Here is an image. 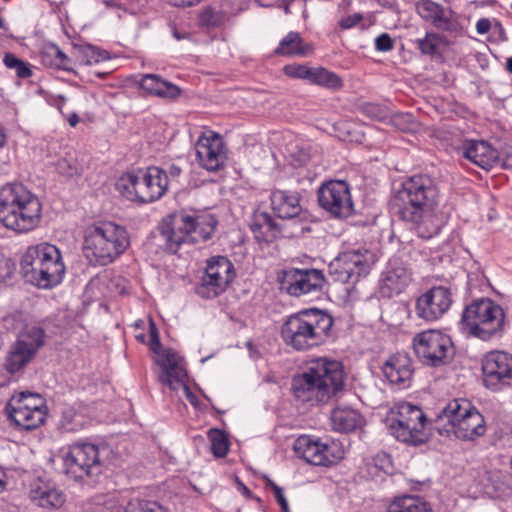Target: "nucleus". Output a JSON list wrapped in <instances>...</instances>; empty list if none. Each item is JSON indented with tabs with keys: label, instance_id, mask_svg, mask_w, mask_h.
Segmentation results:
<instances>
[{
	"label": "nucleus",
	"instance_id": "1",
	"mask_svg": "<svg viewBox=\"0 0 512 512\" xmlns=\"http://www.w3.org/2000/svg\"><path fill=\"white\" fill-rule=\"evenodd\" d=\"M441 202L439 182L428 174H415L394 189L389 208L410 224L419 237L430 239L439 234L445 223Z\"/></svg>",
	"mask_w": 512,
	"mask_h": 512
},
{
	"label": "nucleus",
	"instance_id": "2",
	"mask_svg": "<svg viewBox=\"0 0 512 512\" xmlns=\"http://www.w3.org/2000/svg\"><path fill=\"white\" fill-rule=\"evenodd\" d=\"M345 372L341 362L318 358L305 371L293 377L294 397L310 406L326 404L343 390Z\"/></svg>",
	"mask_w": 512,
	"mask_h": 512
},
{
	"label": "nucleus",
	"instance_id": "3",
	"mask_svg": "<svg viewBox=\"0 0 512 512\" xmlns=\"http://www.w3.org/2000/svg\"><path fill=\"white\" fill-rule=\"evenodd\" d=\"M333 324L334 319L328 312L304 309L285 319L280 335L286 346L296 351H308L328 340Z\"/></svg>",
	"mask_w": 512,
	"mask_h": 512
},
{
	"label": "nucleus",
	"instance_id": "4",
	"mask_svg": "<svg viewBox=\"0 0 512 512\" xmlns=\"http://www.w3.org/2000/svg\"><path fill=\"white\" fill-rule=\"evenodd\" d=\"M42 205L36 195L20 183L0 188V222L18 234L34 230L41 221Z\"/></svg>",
	"mask_w": 512,
	"mask_h": 512
},
{
	"label": "nucleus",
	"instance_id": "5",
	"mask_svg": "<svg viewBox=\"0 0 512 512\" xmlns=\"http://www.w3.org/2000/svg\"><path fill=\"white\" fill-rule=\"evenodd\" d=\"M217 220L211 214L179 211L168 215L159 225V232L166 249L176 253L184 243H197L211 238Z\"/></svg>",
	"mask_w": 512,
	"mask_h": 512
},
{
	"label": "nucleus",
	"instance_id": "6",
	"mask_svg": "<svg viewBox=\"0 0 512 512\" xmlns=\"http://www.w3.org/2000/svg\"><path fill=\"white\" fill-rule=\"evenodd\" d=\"M130 245L126 229L113 222L87 227L83 255L91 266H106L122 255Z\"/></svg>",
	"mask_w": 512,
	"mask_h": 512
},
{
	"label": "nucleus",
	"instance_id": "7",
	"mask_svg": "<svg viewBox=\"0 0 512 512\" xmlns=\"http://www.w3.org/2000/svg\"><path fill=\"white\" fill-rule=\"evenodd\" d=\"M26 281L39 288L58 285L65 275V265L59 249L49 243L29 246L20 261Z\"/></svg>",
	"mask_w": 512,
	"mask_h": 512
},
{
	"label": "nucleus",
	"instance_id": "8",
	"mask_svg": "<svg viewBox=\"0 0 512 512\" xmlns=\"http://www.w3.org/2000/svg\"><path fill=\"white\" fill-rule=\"evenodd\" d=\"M461 323L468 335L492 341L503 336L506 314L503 307L492 299L479 298L464 308Z\"/></svg>",
	"mask_w": 512,
	"mask_h": 512
},
{
	"label": "nucleus",
	"instance_id": "9",
	"mask_svg": "<svg viewBox=\"0 0 512 512\" xmlns=\"http://www.w3.org/2000/svg\"><path fill=\"white\" fill-rule=\"evenodd\" d=\"M117 191L126 199L139 203L159 200L168 189L165 170L152 166L123 174L116 182Z\"/></svg>",
	"mask_w": 512,
	"mask_h": 512
},
{
	"label": "nucleus",
	"instance_id": "10",
	"mask_svg": "<svg viewBox=\"0 0 512 512\" xmlns=\"http://www.w3.org/2000/svg\"><path fill=\"white\" fill-rule=\"evenodd\" d=\"M438 420L447 421V433L461 440H474L486 432L483 415L466 399H453L438 414Z\"/></svg>",
	"mask_w": 512,
	"mask_h": 512
},
{
	"label": "nucleus",
	"instance_id": "11",
	"mask_svg": "<svg viewBox=\"0 0 512 512\" xmlns=\"http://www.w3.org/2000/svg\"><path fill=\"white\" fill-rule=\"evenodd\" d=\"M389 428L398 441L414 446L426 442L427 418L423 410L416 405L402 402L390 412Z\"/></svg>",
	"mask_w": 512,
	"mask_h": 512
},
{
	"label": "nucleus",
	"instance_id": "12",
	"mask_svg": "<svg viewBox=\"0 0 512 512\" xmlns=\"http://www.w3.org/2000/svg\"><path fill=\"white\" fill-rule=\"evenodd\" d=\"M7 419L20 431H31L40 427L46 418L45 400L29 391L12 395L6 405Z\"/></svg>",
	"mask_w": 512,
	"mask_h": 512
},
{
	"label": "nucleus",
	"instance_id": "13",
	"mask_svg": "<svg viewBox=\"0 0 512 512\" xmlns=\"http://www.w3.org/2000/svg\"><path fill=\"white\" fill-rule=\"evenodd\" d=\"M376 262V256L366 248L353 249L341 253L329 265V273L334 281L355 285L366 276Z\"/></svg>",
	"mask_w": 512,
	"mask_h": 512
},
{
	"label": "nucleus",
	"instance_id": "14",
	"mask_svg": "<svg viewBox=\"0 0 512 512\" xmlns=\"http://www.w3.org/2000/svg\"><path fill=\"white\" fill-rule=\"evenodd\" d=\"M412 345L419 361L431 367L445 364L453 355L454 347L451 338L438 330L417 333Z\"/></svg>",
	"mask_w": 512,
	"mask_h": 512
},
{
	"label": "nucleus",
	"instance_id": "15",
	"mask_svg": "<svg viewBox=\"0 0 512 512\" xmlns=\"http://www.w3.org/2000/svg\"><path fill=\"white\" fill-rule=\"evenodd\" d=\"M234 278V265L227 257H210L195 292L204 299L216 298L227 290Z\"/></svg>",
	"mask_w": 512,
	"mask_h": 512
},
{
	"label": "nucleus",
	"instance_id": "16",
	"mask_svg": "<svg viewBox=\"0 0 512 512\" xmlns=\"http://www.w3.org/2000/svg\"><path fill=\"white\" fill-rule=\"evenodd\" d=\"M65 472L75 479L97 476L102 471L99 447L89 442H75L63 458Z\"/></svg>",
	"mask_w": 512,
	"mask_h": 512
},
{
	"label": "nucleus",
	"instance_id": "17",
	"mask_svg": "<svg viewBox=\"0 0 512 512\" xmlns=\"http://www.w3.org/2000/svg\"><path fill=\"white\" fill-rule=\"evenodd\" d=\"M45 332L37 326H26L9 351L5 368L10 374L21 371L44 345Z\"/></svg>",
	"mask_w": 512,
	"mask_h": 512
},
{
	"label": "nucleus",
	"instance_id": "18",
	"mask_svg": "<svg viewBox=\"0 0 512 512\" xmlns=\"http://www.w3.org/2000/svg\"><path fill=\"white\" fill-rule=\"evenodd\" d=\"M320 206L335 218H347L353 214V202L346 181L330 180L318 189Z\"/></svg>",
	"mask_w": 512,
	"mask_h": 512
},
{
	"label": "nucleus",
	"instance_id": "19",
	"mask_svg": "<svg viewBox=\"0 0 512 512\" xmlns=\"http://www.w3.org/2000/svg\"><path fill=\"white\" fill-rule=\"evenodd\" d=\"M483 384L492 391H500L512 382V355L504 351H490L481 362Z\"/></svg>",
	"mask_w": 512,
	"mask_h": 512
},
{
	"label": "nucleus",
	"instance_id": "20",
	"mask_svg": "<svg viewBox=\"0 0 512 512\" xmlns=\"http://www.w3.org/2000/svg\"><path fill=\"white\" fill-rule=\"evenodd\" d=\"M297 457L316 466H331L342 459V451L336 444H326L308 435L299 436L294 442Z\"/></svg>",
	"mask_w": 512,
	"mask_h": 512
},
{
	"label": "nucleus",
	"instance_id": "21",
	"mask_svg": "<svg viewBox=\"0 0 512 512\" xmlns=\"http://www.w3.org/2000/svg\"><path fill=\"white\" fill-rule=\"evenodd\" d=\"M199 165L207 171L215 172L226 165L228 149L223 138L216 132H203L195 143Z\"/></svg>",
	"mask_w": 512,
	"mask_h": 512
},
{
	"label": "nucleus",
	"instance_id": "22",
	"mask_svg": "<svg viewBox=\"0 0 512 512\" xmlns=\"http://www.w3.org/2000/svg\"><path fill=\"white\" fill-rule=\"evenodd\" d=\"M418 15L432 24L437 30L448 32L454 36L461 35L463 26L456 13L432 0H419L416 4Z\"/></svg>",
	"mask_w": 512,
	"mask_h": 512
},
{
	"label": "nucleus",
	"instance_id": "23",
	"mask_svg": "<svg viewBox=\"0 0 512 512\" xmlns=\"http://www.w3.org/2000/svg\"><path fill=\"white\" fill-rule=\"evenodd\" d=\"M452 302L450 288L434 286L417 298L416 314L426 321H434L441 318L450 309Z\"/></svg>",
	"mask_w": 512,
	"mask_h": 512
},
{
	"label": "nucleus",
	"instance_id": "24",
	"mask_svg": "<svg viewBox=\"0 0 512 512\" xmlns=\"http://www.w3.org/2000/svg\"><path fill=\"white\" fill-rule=\"evenodd\" d=\"M325 277L318 269H290L285 272L283 286L291 296L299 297L322 290Z\"/></svg>",
	"mask_w": 512,
	"mask_h": 512
},
{
	"label": "nucleus",
	"instance_id": "25",
	"mask_svg": "<svg viewBox=\"0 0 512 512\" xmlns=\"http://www.w3.org/2000/svg\"><path fill=\"white\" fill-rule=\"evenodd\" d=\"M382 373L391 385L407 388L413 376L412 360L407 354L391 355L383 364Z\"/></svg>",
	"mask_w": 512,
	"mask_h": 512
},
{
	"label": "nucleus",
	"instance_id": "26",
	"mask_svg": "<svg viewBox=\"0 0 512 512\" xmlns=\"http://www.w3.org/2000/svg\"><path fill=\"white\" fill-rule=\"evenodd\" d=\"M156 362L162 369L160 376L162 384L169 387H172L173 382L185 384L188 377L185 361L177 352L171 349L162 351Z\"/></svg>",
	"mask_w": 512,
	"mask_h": 512
},
{
	"label": "nucleus",
	"instance_id": "27",
	"mask_svg": "<svg viewBox=\"0 0 512 512\" xmlns=\"http://www.w3.org/2000/svg\"><path fill=\"white\" fill-rule=\"evenodd\" d=\"M462 155L482 169H491L498 161V151L484 140H465Z\"/></svg>",
	"mask_w": 512,
	"mask_h": 512
},
{
	"label": "nucleus",
	"instance_id": "28",
	"mask_svg": "<svg viewBox=\"0 0 512 512\" xmlns=\"http://www.w3.org/2000/svg\"><path fill=\"white\" fill-rule=\"evenodd\" d=\"M411 272L399 261L389 262L381 278V291L389 297L398 295L409 285Z\"/></svg>",
	"mask_w": 512,
	"mask_h": 512
},
{
	"label": "nucleus",
	"instance_id": "29",
	"mask_svg": "<svg viewBox=\"0 0 512 512\" xmlns=\"http://www.w3.org/2000/svg\"><path fill=\"white\" fill-rule=\"evenodd\" d=\"M270 204L273 212L282 219L295 218L302 212L301 197L295 191L273 189Z\"/></svg>",
	"mask_w": 512,
	"mask_h": 512
},
{
	"label": "nucleus",
	"instance_id": "30",
	"mask_svg": "<svg viewBox=\"0 0 512 512\" xmlns=\"http://www.w3.org/2000/svg\"><path fill=\"white\" fill-rule=\"evenodd\" d=\"M250 230L258 243H271L281 236V227L265 211H255L250 220Z\"/></svg>",
	"mask_w": 512,
	"mask_h": 512
},
{
	"label": "nucleus",
	"instance_id": "31",
	"mask_svg": "<svg viewBox=\"0 0 512 512\" xmlns=\"http://www.w3.org/2000/svg\"><path fill=\"white\" fill-rule=\"evenodd\" d=\"M139 88L149 95L166 99H175L181 93L178 86L155 74L143 75L139 81Z\"/></svg>",
	"mask_w": 512,
	"mask_h": 512
},
{
	"label": "nucleus",
	"instance_id": "32",
	"mask_svg": "<svg viewBox=\"0 0 512 512\" xmlns=\"http://www.w3.org/2000/svg\"><path fill=\"white\" fill-rule=\"evenodd\" d=\"M331 425L334 431L349 433L363 424V417L349 407H337L331 412Z\"/></svg>",
	"mask_w": 512,
	"mask_h": 512
},
{
	"label": "nucleus",
	"instance_id": "33",
	"mask_svg": "<svg viewBox=\"0 0 512 512\" xmlns=\"http://www.w3.org/2000/svg\"><path fill=\"white\" fill-rule=\"evenodd\" d=\"M313 51V45L304 42L298 32H289L275 49V54L287 57H306Z\"/></svg>",
	"mask_w": 512,
	"mask_h": 512
},
{
	"label": "nucleus",
	"instance_id": "34",
	"mask_svg": "<svg viewBox=\"0 0 512 512\" xmlns=\"http://www.w3.org/2000/svg\"><path fill=\"white\" fill-rule=\"evenodd\" d=\"M42 65L64 71H72L71 59L53 43H47L40 51Z\"/></svg>",
	"mask_w": 512,
	"mask_h": 512
},
{
	"label": "nucleus",
	"instance_id": "35",
	"mask_svg": "<svg viewBox=\"0 0 512 512\" xmlns=\"http://www.w3.org/2000/svg\"><path fill=\"white\" fill-rule=\"evenodd\" d=\"M32 500L43 508H59L65 502L63 493L55 487L39 486L32 491Z\"/></svg>",
	"mask_w": 512,
	"mask_h": 512
},
{
	"label": "nucleus",
	"instance_id": "36",
	"mask_svg": "<svg viewBox=\"0 0 512 512\" xmlns=\"http://www.w3.org/2000/svg\"><path fill=\"white\" fill-rule=\"evenodd\" d=\"M386 512H433L420 497L402 496L394 499Z\"/></svg>",
	"mask_w": 512,
	"mask_h": 512
},
{
	"label": "nucleus",
	"instance_id": "37",
	"mask_svg": "<svg viewBox=\"0 0 512 512\" xmlns=\"http://www.w3.org/2000/svg\"><path fill=\"white\" fill-rule=\"evenodd\" d=\"M414 44L422 55L434 57L439 53L440 46L447 45L448 41L444 35L430 31L423 38L416 39Z\"/></svg>",
	"mask_w": 512,
	"mask_h": 512
},
{
	"label": "nucleus",
	"instance_id": "38",
	"mask_svg": "<svg viewBox=\"0 0 512 512\" xmlns=\"http://www.w3.org/2000/svg\"><path fill=\"white\" fill-rule=\"evenodd\" d=\"M87 420L80 407H65L61 413L60 425L67 432H74L82 429Z\"/></svg>",
	"mask_w": 512,
	"mask_h": 512
},
{
	"label": "nucleus",
	"instance_id": "39",
	"mask_svg": "<svg viewBox=\"0 0 512 512\" xmlns=\"http://www.w3.org/2000/svg\"><path fill=\"white\" fill-rule=\"evenodd\" d=\"M309 82L329 89H340L343 86L342 79L334 72L323 67L312 68Z\"/></svg>",
	"mask_w": 512,
	"mask_h": 512
},
{
	"label": "nucleus",
	"instance_id": "40",
	"mask_svg": "<svg viewBox=\"0 0 512 512\" xmlns=\"http://www.w3.org/2000/svg\"><path fill=\"white\" fill-rule=\"evenodd\" d=\"M118 512H170V510L155 501L132 499L121 506Z\"/></svg>",
	"mask_w": 512,
	"mask_h": 512
},
{
	"label": "nucleus",
	"instance_id": "41",
	"mask_svg": "<svg viewBox=\"0 0 512 512\" xmlns=\"http://www.w3.org/2000/svg\"><path fill=\"white\" fill-rule=\"evenodd\" d=\"M208 438L211 442V452L217 458H223L229 451V441L226 434L217 428L210 429Z\"/></svg>",
	"mask_w": 512,
	"mask_h": 512
},
{
	"label": "nucleus",
	"instance_id": "42",
	"mask_svg": "<svg viewBox=\"0 0 512 512\" xmlns=\"http://www.w3.org/2000/svg\"><path fill=\"white\" fill-rule=\"evenodd\" d=\"M225 20V13L212 7L204 8L199 14V24L206 28H217L224 24Z\"/></svg>",
	"mask_w": 512,
	"mask_h": 512
},
{
	"label": "nucleus",
	"instance_id": "43",
	"mask_svg": "<svg viewBox=\"0 0 512 512\" xmlns=\"http://www.w3.org/2000/svg\"><path fill=\"white\" fill-rule=\"evenodd\" d=\"M79 53L81 55V62L86 65L99 63L100 61L108 58L107 52L100 50L93 45H85L80 47Z\"/></svg>",
	"mask_w": 512,
	"mask_h": 512
},
{
	"label": "nucleus",
	"instance_id": "44",
	"mask_svg": "<svg viewBox=\"0 0 512 512\" xmlns=\"http://www.w3.org/2000/svg\"><path fill=\"white\" fill-rule=\"evenodd\" d=\"M312 68L302 64H289L283 69L285 75L291 78L304 79L309 82Z\"/></svg>",
	"mask_w": 512,
	"mask_h": 512
},
{
	"label": "nucleus",
	"instance_id": "45",
	"mask_svg": "<svg viewBox=\"0 0 512 512\" xmlns=\"http://www.w3.org/2000/svg\"><path fill=\"white\" fill-rule=\"evenodd\" d=\"M389 462L388 455L378 454L371 461L367 462V470L371 476H379L385 463Z\"/></svg>",
	"mask_w": 512,
	"mask_h": 512
},
{
	"label": "nucleus",
	"instance_id": "46",
	"mask_svg": "<svg viewBox=\"0 0 512 512\" xmlns=\"http://www.w3.org/2000/svg\"><path fill=\"white\" fill-rule=\"evenodd\" d=\"M375 49L379 52H389L394 48V40L388 33H382L375 38Z\"/></svg>",
	"mask_w": 512,
	"mask_h": 512
},
{
	"label": "nucleus",
	"instance_id": "47",
	"mask_svg": "<svg viewBox=\"0 0 512 512\" xmlns=\"http://www.w3.org/2000/svg\"><path fill=\"white\" fill-rule=\"evenodd\" d=\"M150 349L157 355V358H160V354L162 351H166L167 349H162L159 334L156 326L153 322L150 323Z\"/></svg>",
	"mask_w": 512,
	"mask_h": 512
},
{
	"label": "nucleus",
	"instance_id": "48",
	"mask_svg": "<svg viewBox=\"0 0 512 512\" xmlns=\"http://www.w3.org/2000/svg\"><path fill=\"white\" fill-rule=\"evenodd\" d=\"M363 20V15L361 13H354L352 15L346 16L342 18L339 22V26L341 29L347 30L355 27Z\"/></svg>",
	"mask_w": 512,
	"mask_h": 512
},
{
	"label": "nucleus",
	"instance_id": "49",
	"mask_svg": "<svg viewBox=\"0 0 512 512\" xmlns=\"http://www.w3.org/2000/svg\"><path fill=\"white\" fill-rule=\"evenodd\" d=\"M364 112L371 118L382 119L385 117V111L377 104H367Z\"/></svg>",
	"mask_w": 512,
	"mask_h": 512
},
{
	"label": "nucleus",
	"instance_id": "50",
	"mask_svg": "<svg viewBox=\"0 0 512 512\" xmlns=\"http://www.w3.org/2000/svg\"><path fill=\"white\" fill-rule=\"evenodd\" d=\"M274 496L279 504L282 512H290L289 504L284 496L283 489L280 486H275Z\"/></svg>",
	"mask_w": 512,
	"mask_h": 512
},
{
	"label": "nucleus",
	"instance_id": "51",
	"mask_svg": "<svg viewBox=\"0 0 512 512\" xmlns=\"http://www.w3.org/2000/svg\"><path fill=\"white\" fill-rule=\"evenodd\" d=\"M11 274V265L9 260L2 258L0 260V282L5 281Z\"/></svg>",
	"mask_w": 512,
	"mask_h": 512
},
{
	"label": "nucleus",
	"instance_id": "52",
	"mask_svg": "<svg viewBox=\"0 0 512 512\" xmlns=\"http://www.w3.org/2000/svg\"><path fill=\"white\" fill-rule=\"evenodd\" d=\"M16 75L19 78L26 79L29 78L32 75V71L29 68L28 64L22 61L19 66L14 68Z\"/></svg>",
	"mask_w": 512,
	"mask_h": 512
},
{
	"label": "nucleus",
	"instance_id": "53",
	"mask_svg": "<svg viewBox=\"0 0 512 512\" xmlns=\"http://www.w3.org/2000/svg\"><path fill=\"white\" fill-rule=\"evenodd\" d=\"M490 28H491V23L488 18H480L476 22V31L480 35L488 33Z\"/></svg>",
	"mask_w": 512,
	"mask_h": 512
},
{
	"label": "nucleus",
	"instance_id": "54",
	"mask_svg": "<svg viewBox=\"0 0 512 512\" xmlns=\"http://www.w3.org/2000/svg\"><path fill=\"white\" fill-rule=\"evenodd\" d=\"M3 62L5 64V66L9 69H14L16 68L17 66L20 65V63L22 62L21 59L17 58L14 54L12 53H7L5 54L4 56V59H3Z\"/></svg>",
	"mask_w": 512,
	"mask_h": 512
},
{
	"label": "nucleus",
	"instance_id": "55",
	"mask_svg": "<svg viewBox=\"0 0 512 512\" xmlns=\"http://www.w3.org/2000/svg\"><path fill=\"white\" fill-rule=\"evenodd\" d=\"M175 7H191L199 4L202 0H167Z\"/></svg>",
	"mask_w": 512,
	"mask_h": 512
},
{
	"label": "nucleus",
	"instance_id": "56",
	"mask_svg": "<svg viewBox=\"0 0 512 512\" xmlns=\"http://www.w3.org/2000/svg\"><path fill=\"white\" fill-rule=\"evenodd\" d=\"M165 172L167 173L168 179L170 178L173 180L180 176L182 169L179 166L172 164L169 166L168 171Z\"/></svg>",
	"mask_w": 512,
	"mask_h": 512
},
{
	"label": "nucleus",
	"instance_id": "57",
	"mask_svg": "<svg viewBox=\"0 0 512 512\" xmlns=\"http://www.w3.org/2000/svg\"><path fill=\"white\" fill-rule=\"evenodd\" d=\"M66 120L71 127H75L80 122V117L76 112H73L66 117Z\"/></svg>",
	"mask_w": 512,
	"mask_h": 512
},
{
	"label": "nucleus",
	"instance_id": "58",
	"mask_svg": "<svg viewBox=\"0 0 512 512\" xmlns=\"http://www.w3.org/2000/svg\"><path fill=\"white\" fill-rule=\"evenodd\" d=\"M246 347H247V349L249 350L250 355H251L252 357H258V356H259V354H258V352L255 350L254 345H253V343H252V342H250V341H249V342H247Z\"/></svg>",
	"mask_w": 512,
	"mask_h": 512
},
{
	"label": "nucleus",
	"instance_id": "59",
	"mask_svg": "<svg viewBox=\"0 0 512 512\" xmlns=\"http://www.w3.org/2000/svg\"><path fill=\"white\" fill-rule=\"evenodd\" d=\"M4 478H5V473L2 470H0V493H2L5 490L6 483H5Z\"/></svg>",
	"mask_w": 512,
	"mask_h": 512
},
{
	"label": "nucleus",
	"instance_id": "60",
	"mask_svg": "<svg viewBox=\"0 0 512 512\" xmlns=\"http://www.w3.org/2000/svg\"><path fill=\"white\" fill-rule=\"evenodd\" d=\"M265 486L267 488H271L273 492H275V486H278L276 483H274L270 478H265Z\"/></svg>",
	"mask_w": 512,
	"mask_h": 512
},
{
	"label": "nucleus",
	"instance_id": "61",
	"mask_svg": "<svg viewBox=\"0 0 512 512\" xmlns=\"http://www.w3.org/2000/svg\"><path fill=\"white\" fill-rule=\"evenodd\" d=\"M65 102H66V99H65V97H64V96H61V95H60V96H58V104H57V107H58V109H59L60 111H62V107H63V105L65 104Z\"/></svg>",
	"mask_w": 512,
	"mask_h": 512
},
{
	"label": "nucleus",
	"instance_id": "62",
	"mask_svg": "<svg viewBox=\"0 0 512 512\" xmlns=\"http://www.w3.org/2000/svg\"><path fill=\"white\" fill-rule=\"evenodd\" d=\"M173 36H174V38H175V39H177V40H182V39H184V38H185V35L180 34V33L177 31V29H176V28H174V29H173Z\"/></svg>",
	"mask_w": 512,
	"mask_h": 512
},
{
	"label": "nucleus",
	"instance_id": "63",
	"mask_svg": "<svg viewBox=\"0 0 512 512\" xmlns=\"http://www.w3.org/2000/svg\"><path fill=\"white\" fill-rule=\"evenodd\" d=\"M506 69L509 73L512 74V56L510 58L507 59V62H506Z\"/></svg>",
	"mask_w": 512,
	"mask_h": 512
},
{
	"label": "nucleus",
	"instance_id": "64",
	"mask_svg": "<svg viewBox=\"0 0 512 512\" xmlns=\"http://www.w3.org/2000/svg\"><path fill=\"white\" fill-rule=\"evenodd\" d=\"M5 144V136L3 133L0 132V149L4 146Z\"/></svg>",
	"mask_w": 512,
	"mask_h": 512
}]
</instances>
